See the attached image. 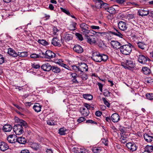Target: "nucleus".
<instances>
[{
    "instance_id": "1",
    "label": "nucleus",
    "mask_w": 153,
    "mask_h": 153,
    "mask_svg": "<svg viewBox=\"0 0 153 153\" xmlns=\"http://www.w3.org/2000/svg\"><path fill=\"white\" fill-rule=\"evenodd\" d=\"M131 46V45L130 43H129L128 45H125L121 46L120 47V51L123 54L129 55L132 50Z\"/></svg>"
},
{
    "instance_id": "2",
    "label": "nucleus",
    "mask_w": 153,
    "mask_h": 153,
    "mask_svg": "<svg viewBox=\"0 0 153 153\" xmlns=\"http://www.w3.org/2000/svg\"><path fill=\"white\" fill-rule=\"evenodd\" d=\"M23 125L21 124H16L13 127V130L15 134L16 135H19L24 132Z\"/></svg>"
},
{
    "instance_id": "3",
    "label": "nucleus",
    "mask_w": 153,
    "mask_h": 153,
    "mask_svg": "<svg viewBox=\"0 0 153 153\" xmlns=\"http://www.w3.org/2000/svg\"><path fill=\"white\" fill-rule=\"evenodd\" d=\"M82 33L85 36H87L90 30L88 26L84 23H82L80 25Z\"/></svg>"
},
{
    "instance_id": "4",
    "label": "nucleus",
    "mask_w": 153,
    "mask_h": 153,
    "mask_svg": "<svg viewBox=\"0 0 153 153\" xmlns=\"http://www.w3.org/2000/svg\"><path fill=\"white\" fill-rule=\"evenodd\" d=\"M101 54L98 52H95L93 53L91 56L92 60L98 62H101Z\"/></svg>"
},
{
    "instance_id": "5",
    "label": "nucleus",
    "mask_w": 153,
    "mask_h": 153,
    "mask_svg": "<svg viewBox=\"0 0 153 153\" xmlns=\"http://www.w3.org/2000/svg\"><path fill=\"white\" fill-rule=\"evenodd\" d=\"M87 42L91 44H93L96 43V37L94 35L85 36Z\"/></svg>"
},
{
    "instance_id": "6",
    "label": "nucleus",
    "mask_w": 153,
    "mask_h": 153,
    "mask_svg": "<svg viewBox=\"0 0 153 153\" xmlns=\"http://www.w3.org/2000/svg\"><path fill=\"white\" fill-rule=\"evenodd\" d=\"M127 147L132 152L136 151L137 149V146L136 144L134 143H128L126 144Z\"/></svg>"
},
{
    "instance_id": "7",
    "label": "nucleus",
    "mask_w": 153,
    "mask_h": 153,
    "mask_svg": "<svg viewBox=\"0 0 153 153\" xmlns=\"http://www.w3.org/2000/svg\"><path fill=\"white\" fill-rule=\"evenodd\" d=\"M149 59L143 55H140L138 57V61L139 62L142 64H145L146 62L149 60Z\"/></svg>"
},
{
    "instance_id": "8",
    "label": "nucleus",
    "mask_w": 153,
    "mask_h": 153,
    "mask_svg": "<svg viewBox=\"0 0 153 153\" xmlns=\"http://www.w3.org/2000/svg\"><path fill=\"white\" fill-rule=\"evenodd\" d=\"M119 28L122 31H125L127 28L126 22L123 21H120L118 23Z\"/></svg>"
},
{
    "instance_id": "9",
    "label": "nucleus",
    "mask_w": 153,
    "mask_h": 153,
    "mask_svg": "<svg viewBox=\"0 0 153 153\" xmlns=\"http://www.w3.org/2000/svg\"><path fill=\"white\" fill-rule=\"evenodd\" d=\"M45 55H46L45 58L48 59H51L55 57V53L51 51L50 50H47L45 52Z\"/></svg>"
},
{
    "instance_id": "10",
    "label": "nucleus",
    "mask_w": 153,
    "mask_h": 153,
    "mask_svg": "<svg viewBox=\"0 0 153 153\" xmlns=\"http://www.w3.org/2000/svg\"><path fill=\"white\" fill-rule=\"evenodd\" d=\"M52 67L49 63H46L43 64L41 68L44 71H49L52 69Z\"/></svg>"
},
{
    "instance_id": "11",
    "label": "nucleus",
    "mask_w": 153,
    "mask_h": 153,
    "mask_svg": "<svg viewBox=\"0 0 153 153\" xmlns=\"http://www.w3.org/2000/svg\"><path fill=\"white\" fill-rule=\"evenodd\" d=\"M9 148V146L7 143L4 142H0V150L4 151Z\"/></svg>"
},
{
    "instance_id": "12",
    "label": "nucleus",
    "mask_w": 153,
    "mask_h": 153,
    "mask_svg": "<svg viewBox=\"0 0 153 153\" xmlns=\"http://www.w3.org/2000/svg\"><path fill=\"white\" fill-rule=\"evenodd\" d=\"M15 121L17 122L19 124H21L23 125V126L25 128H26L28 126L27 124L25 121L19 119L17 117H15Z\"/></svg>"
},
{
    "instance_id": "13",
    "label": "nucleus",
    "mask_w": 153,
    "mask_h": 153,
    "mask_svg": "<svg viewBox=\"0 0 153 153\" xmlns=\"http://www.w3.org/2000/svg\"><path fill=\"white\" fill-rule=\"evenodd\" d=\"M139 15L142 16H147L149 13V11L146 8L140 10L138 11Z\"/></svg>"
},
{
    "instance_id": "14",
    "label": "nucleus",
    "mask_w": 153,
    "mask_h": 153,
    "mask_svg": "<svg viewBox=\"0 0 153 153\" xmlns=\"http://www.w3.org/2000/svg\"><path fill=\"white\" fill-rule=\"evenodd\" d=\"M16 137L15 135H10L7 137V141L9 143H14L17 142V138L15 139Z\"/></svg>"
},
{
    "instance_id": "15",
    "label": "nucleus",
    "mask_w": 153,
    "mask_h": 153,
    "mask_svg": "<svg viewBox=\"0 0 153 153\" xmlns=\"http://www.w3.org/2000/svg\"><path fill=\"white\" fill-rule=\"evenodd\" d=\"M111 119L114 123H117L120 119V117L118 114L114 113L111 116Z\"/></svg>"
},
{
    "instance_id": "16",
    "label": "nucleus",
    "mask_w": 153,
    "mask_h": 153,
    "mask_svg": "<svg viewBox=\"0 0 153 153\" xmlns=\"http://www.w3.org/2000/svg\"><path fill=\"white\" fill-rule=\"evenodd\" d=\"M125 64L126 66H125V68L129 69L133 68L134 67V65L133 62L131 60H126L125 61Z\"/></svg>"
},
{
    "instance_id": "17",
    "label": "nucleus",
    "mask_w": 153,
    "mask_h": 153,
    "mask_svg": "<svg viewBox=\"0 0 153 153\" xmlns=\"http://www.w3.org/2000/svg\"><path fill=\"white\" fill-rule=\"evenodd\" d=\"M73 50L78 53H81L83 51V48L79 45H75L73 48Z\"/></svg>"
},
{
    "instance_id": "18",
    "label": "nucleus",
    "mask_w": 153,
    "mask_h": 153,
    "mask_svg": "<svg viewBox=\"0 0 153 153\" xmlns=\"http://www.w3.org/2000/svg\"><path fill=\"white\" fill-rule=\"evenodd\" d=\"M79 71L82 72L88 71V67L85 63L82 64L79 66Z\"/></svg>"
},
{
    "instance_id": "19",
    "label": "nucleus",
    "mask_w": 153,
    "mask_h": 153,
    "mask_svg": "<svg viewBox=\"0 0 153 153\" xmlns=\"http://www.w3.org/2000/svg\"><path fill=\"white\" fill-rule=\"evenodd\" d=\"M80 110L81 114L84 116L86 117L88 116L89 114V111L88 109H86V108L85 107H81Z\"/></svg>"
},
{
    "instance_id": "20",
    "label": "nucleus",
    "mask_w": 153,
    "mask_h": 153,
    "mask_svg": "<svg viewBox=\"0 0 153 153\" xmlns=\"http://www.w3.org/2000/svg\"><path fill=\"white\" fill-rule=\"evenodd\" d=\"M7 53L9 55L14 57H16L18 56L17 53L12 48H10L8 49Z\"/></svg>"
},
{
    "instance_id": "21",
    "label": "nucleus",
    "mask_w": 153,
    "mask_h": 153,
    "mask_svg": "<svg viewBox=\"0 0 153 153\" xmlns=\"http://www.w3.org/2000/svg\"><path fill=\"white\" fill-rule=\"evenodd\" d=\"M26 139L23 137H20L17 138V142L21 144H25L27 143Z\"/></svg>"
},
{
    "instance_id": "22",
    "label": "nucleus",
    "mask_w": 153,
    "mask_h": 153,
    "mask_svg": "<svg viewBox=\"0 0 153 153\" xmlns=\"http://www.w3.org/2000/svg\"><path fill=\"white\" fill-rule=\"evenodd\" d=\"M111 44L113 48L115 49L119 48V47L121 46V44L119 42L116 41H112L111 42Z\"/></svg>"
},
{
    "instance_id": "23",
    "label": "nucleus",
    "mask_w": 153,
    "mask_h": 153,
    "mask_svg": "<svg viewBox=\"0 0 153 153\" xmlns=\"http://www.w3.org/2000/svg\"><path fill=\"white\" fill-rule=\"evenodd\" d=\"M145 140L148 142H151L153 138V137L150 135V134H145L143 135Z\"/></svg>"
},
{
    "instance_id": "24",
    "label": "nucleus",
    "mask_w": 153,
    "mask_h": 153,
    "mask_svg": "<svg viewBox=\"0 0 153 153\" xmlns=\"http://www.w3.org/2000/svg\"><path fill=\"white\" fill-rule=\"evenodd\" d=\"M114 31H111V33L113 34L120 38H122L123 35L119 31V30L114 28Z\"/></svg>"
},
{
    "instance_id": "25",
    "label": "nucleus",
    "mask_w": 153,
    "mask_h": 153,
    "mask_svg": "<svg viewBox=\"0 0 153 153\" xmlns=\"http://www.w3.org/2000/svg\"><path fill=\"white\" fill-rule=\"evenodd\" d=\"M12 129V126L10 125L7 124L4 125L2 128V130L4 132H10Z\"/></svg>"
},
{
    "instance_id": "26",
    "label": "nucleus",
    "mask_w": 153,
    "mask_h": 153,
    "mask_svg": "<svg viewBox=\"0 0 153 153\" xmlns=\"http://www.w3.org/2000/svg\"><path fill=\"white\" fill-rule=\"evenodd\" d=\"M71 76L72 77V80L73 83H78V81L76 79V78L78 77L77 74L75 73H71Z\"/></svg>"
},
{
    "instance_id": "27",
    "label": "nucleus",
    "mask_w": 153,
    "mask_h": 153,
    "mask_svg": "<svg viewBox=\"0 0 153 153\" xmlns=\"http://www.w3.org/2000/svg\"><path fill=\"white\" fill-rule=\"evenodd\" d=\"M42 106L39 103H35L33 107V108L36 112H39L41 111Z\"/></svg>"
},
{
    "instance_id": "28",
    "label": "nucleus",
    "mask_w": 153,
    "mask_h": 153,
    "mask_svg": "<svg viewBox=\"0 0 153 153\" xmlns=\"http://www.w3.org/2000/svg\"><path fill=\"white\" fill-rule=\"evenodd\" d=\"M73 38L72 35L69 34H65L63 36V38L66 41L71 40Z\"/></svg>"
},
{
    "instance_id": "29",
    "label": "nucleus",
    "mask_w": 153,
    "mask_h": 153,
    "mask_svg": "<svg viewBox=\"0 0 153 153\" xmlns=\"http://www.w3.org/2000/svg\"><path fill=\"white\" fill-rule=\"evenodd\" d=\"M58 40L57 38H54L52 41V44L55 46H60L61 45L60 43L57 42Z\"/></svg>"
},
{
    "instance_id": "30",
    "label": "nucleus",
    "mask_w": 153,
    "mask_h": 153,
    "mask_svg": "<svg viewBox=\"0 0 153 153\" xmlns=\"http://www.w3.org/2000/svg\"><path fill=\"white\" fill-rule=\"evenodd\" d=\"M138 47L142 50H144L147 47L146 44L143 42H140L137 43Z\"/></svg>"
},
{
    "instance_id": "31",
    "label": "nucleus",
    "mask_w": 153,
    "mask_h": 153,
    "mask_svg": "<svg viewBox=\"0 0 153 153\" xmlns=\"http://www.w3.org/2000/svg\"><path fill=\"white\" fill-rule=\"evenodd\" d=\"M51 70L53 72L55 73H59L61 71V70L60 68L56 66H52Z\"/></svg>"
},
{
    "instance_id": "32",
    "label": "nucleus",
    "mask_w": 153,
    "mask_h": 153,
    "mask_svg": "<svg viewBox=\"0 0 153 153\" xmlns=\"http://www.w3.org/2000/svg\"><path fill=\"white\" fill-rule=\"evenodd\" d=\"M142 70L143 73L146 75L149 74L151 72L150 69L147 67H143Z\"/></svg>"
},
{
    "instance_id": "33",
    "label": "nucleus",
    "mask_w": 153,
    "mask_h": 153,
    "mask_svg": "<svg viewBox=\"0 0 153 153\" xmlns=\"http://www.w3.org/2000/svg\"><path fill=\"white\" fill-rule=\"evenodd\" d=\"M77 24L74 22H72L71 24H70L69 27V29L71 30H75L76 28V26Z\"/></svg>"
},
{
    "instance_id": "34",
    "label": "nucleus",
    "mask_w": 153,
    "mask_h": 153,
    "mask_svg": "<svg viewBox=\"0 0 153 153\" xmlns=\"http://www.w3.org/2000/svg\"><path fill=\"white\" fill-rule=\"evenodd\" d=\"M59 133L60 135H64L66 134V129L64 128H61L59 130Z\"/></svg>"
},
{
    "instance_id": "35",
    "label": "nucleus",
    "mask_w": 153,
    "mask_h": 153,
    "mask_svg": "<svg viewBox=\"0 0 153 153\" xmlns=\"http://www.w3.org/2000/svg\"><path fill=\"white\" fill-rule=\"evenodd\" d=\"M93 1L95 2L96 6L97 8H100L99 6L103 4V1L101 0H93Z\"/></svg>"
},
{
    "instance_id": "36",
    "label": "nucleus",
    "mask_w": 153,
    "mask_h": 153,
    "mask_svg": "<svg viewBox=\"0 0 153 153\" xmlns=\"http://www.w3.org/2000/svg\"><path fill=\"white\" fill-rule=\"evenodd\" d=\"M83 97L88 100H91L93 98L92 96L90 94H85L83 95Z\"/></svg>"
},
{
    "instance_id": "37",
    "label": "nucleus",
    "mask_w": 153,
    "mask_h": 153,
    "mask_svg": "<svg viewBox=\"0 0 153 153\" xmlns=\"http://www.w3.org/2000/svg\"><path fill=\"white\" fill-rule=\"evenodd\" d=\"M31 148L34 150L37 151L39 149V146L37 143H33L31 146Z\"/></svg>"
},
{
    "instance_id": "38",
    "label": "nucleus",
    "mask_w": 153,
    "mask_h": 153,
    "mask_svg": "<svg viewBox=\"0 0 153 153\" xmlns=\"http://www.w3.org/2000/svg\"><path fill=\"white\" fill-rule=\"evenodd\" d=\"M106 10L110 14H112L115 11V9L113 7H108Z\"/></svg>"
},
{
    "instance_id": "39",
    "label": "nucleus",
    "mask_w": 153,
    "mask_h": 153,
    "mask_svg": "<svg viewBox=\"0 0 153 153\" xmlns=\"http://www.w3.org/2000/svg\"><path fill=\"white\" fill-rule=\"evenodd\" d=\"M38 42L43 45L46 46L48 45V42L44 39H39Z\"/></svg>"
},
{
    "instance_id": "40",
    "label": "nucleus",
    "mask_w": 153,
    "mask_h": 153,
    "mask_svg": "<svg viewBox=\"0 0 153 153\" xmlns=\"http://www.w3.org/2000/svg\"><path fill=\"white\" fill-rule=\"evenodd\" d=\"M101 61L106 62L108 59V57L107 55L101 54Z\"/></svg>"
},
{
    "instance_id": "41",
    "label": "nucleus",
    "mask_w": 153,
    "mask_h": 153,
    "mask_svg": "<svg viewBox=\"0 0 153 153\" xmlns=\"http://www.w3.org/2000/svg\"><path fill=\"white\" fill-rule=\"evenodd\" d=\"M21 57H25L27 56V52H18V56Z\"/></svg>"
},
{
    "instance_id": "42",
    "label": "nucleus",
    "mask_w": 153,
    "mask_h": 153,
    "mask_svg": "<svg viewBox=\"0 0 153 153\" xmlns=\"http://www.w3.org/2000/svg\"><path fill=\"white\" fill-rule=\"evenodd\" d=\"M92 150L94 153H97L100 152L101 151V149L100 147H93Z\"/></svg>"
},
{
    "instance_id": "43",
    "label": "nucleus",
    "mask_w": 153,
    "mask_h": 153,
    "mask_svg": "<svg viewBox=\"0 0 153 153\" xmlns=\"http://www.w3.org/2000/svg\"><path fill=\"white\" fill-rule=\"evenodd\" d=\"M145 83L150 84L153 82V79L150 77H148L145 79Z\"/></svg>"
},
{
    "instance_id": "44",
    "label": "nucleus",
    "mask_w": 153,
    "mask_h": 153,
    "mask_svg": "<svg viewBox=\"0 0 153 153\" xmlns=\"http://www.w3.org/2000/svg\"><path fill=\"white\" fill-rule=\"evenodd\" d=\"M47 123L50 126H53L55 125L56 122L53 120H48L47 121Z\"/></svg>"
},
{
    "instance_id": "45",
    "label": "nucleus",
    "mask_w": 153,
    "mask_h": 153,
    "mask_svg": "<svg viewBox=\"0 0 153 153\" xmlns=\"http://www.w3.org/2000/svg\"><path fill=\"white\" fill-rule=\"evenodd\" d=\"M146 97L148 99L152 100L153 99V93H149L146 94Z\"/></svg>"
},
{
    "instance_id": "46",
    "label": "nucleus",
    "mask_w": 153,
    "mask_h": 153,
    "mask_svg": "<svg viewBox=\"0 0 153 153\" xmlns=\"http://www.w3.org/2000/svg\"><path fill=\"white\" fill-rule=\"evenodd\" d=\"M102 100L104 104L108 107L109 108L110 106V103L106 100V98L105 97L102 98Z\"/></svg>"
},
{
    "instance_id": "47",
    "label": "nucleus",
    "mask_w": 153,
    "mask_h": 153,
    "mask_svg": "<svg viewBox=\"0 0 153 153\" xmlns=\"http://www.w3.org/2000/svg\"><path fill=\"white\" fill-rule=\"evenodd\" d=\"M146 149L147 150V152H152L153 150V146H147L146 147Z\"/></svg>"
},
{
    "instance_id": "48",
    "label": "nucleus",
    "mask_w": 153,
    "mask_h": 153,
    "mask_svg": "<svg viewBox=\"0 0 153 153\" xmlns=\"http://www.w3.org/2000/svg\"><path fill=\"white\" fill-rule=\"evenodd\" d=\"M60 9L62 11L64 12V13H66L69 16H70V13L68 10L65 9V8H64L62 7H61Z\"/></svg>"
},
{
    "instance_id": "49",
    "label": "nucleus",
    "mask_w": 153,
    "mask_h": 153,
    "mask_svg": "<svg viewBox=\"0 0 153 153\" xmlns=\"http://www.w3.org/2000/svg\"><path fill=\"white\" fill-rule=\"evenodd\" d=\"M108 4L106 3H104L103 2V4H102L100 6H99L100 8H105V10L107 9V8L108 7Z\"/></svg>"
},
{
    "instance_id": "50",
    "label": "nucleus",
    "mask_w": 153,
    "mask_h": 153,
    "mask_svg": "<svg viewBox=\"0 0 153 153\" xmlns=\"http://www.w3.org/2000/svg\"><path fill=\"white\" fill-rule=\"evenodd\" d=\"M75 35L80 40L82 41L83 39V38L82 35L80 33H75Z\"/></svg>"
},
{
    "instance_id": "51",
    "label": "nucleus",
    "mask_w": 153,
    "mask_h": 153,
    "mask_svg": "<svg viewBox=\"0 0 153 153\" xmlns=\"http://www.w3.org/2000/svg\"><path fill=\"white\" fill-rule=\"evenodd\" d=\"M4 58L3 56L0 54V65H1L4 62Z\"/></svg>"
},
{
    "instance_id": "52",
    "label": "nucleus",
    "mask_w": 153,
    "mask_h": 153,
    "mask_svg": "<svg viewBox=\"0 0 153 153\" xmlns=\"http://www.w3.org/2000/svg\"><path fill=\"white\" fill-rule=\"evenodd\" d=\"M72 69L74 71L77 72L79 71V66L77 67L76 65H73L72 66Z\"/></svg>"
},
{
    "instance_id": "53",
    "label": "nucleus",
    "mask_w": 153,
    "mask_h": 153,
    "mask_svg": "<svg viewBox=\"0 0 153 153\" xmlns=\"http://www.w3.org/2000/svg\"><path fill=\"white\" fill-rule=\"evenodd\" d=\"M31 58H37L40 57L36 53H33L30 55Z\"/></svg>"
},
{
    "instance_id": "54",
    "label": "nucleus",
    "mask_w": 153,
    "mask_h": 153,
    "mask_svg": "<svg viewBox=\"0 0 153 153\" xmlns=\"http://www.w3.org/2000/svg\"><path fill=\"white\" fill-rule=\"evenodd\" d=\"M85 117H81L77 120V121L79 123H80L85 121Z\"/></svg>"
},
{
    "instance_id": "55",
    "label": "nucleus",
    "mask_w": 153,
    "mask_h": 153,
    "mask_svg": "<svg viewBox=\"0 0 153 153\" xmlns=\"http://www.w3.org/2000/svg\"><path fill=\"white\" fill-rule=\"evenodd\" d=\"M57 63L59 65L62 67H64L65 68H66V67L67 66V65H66L62 63L60 61H59V62H58Z\"/></svg>"
},
{
    "instance_id": "56",
    "label": "nucleus",
    "mask_w": 153,
    "mask_h": 153,
    "mask_svg": "<svg viewBox=\"0 0 153 153\" xmlns=\"http://www.w3.org/2000/svg\"><path fill=\"white\" fill-rule=\"evenodd\" d=\"M97 85L99 86V89L100 91L101 92H102V88L103 87V85L101 83L99 82L98 83Z\"/></svg>"
},
{
    "instance_id": "57",
    "label": "nucleus",
    "mask_w": 153,
    "mask_h": 153,
    "mask_svg": "<svg viewBox=\"0 0 153 153\" xmlns=\"http://www.w3.org/2000/svg\"><path fill=\"white\" fill-rule=\"evenodd\" d=\"M86 123H94L95 124H97V123L96 122L94 121L93 120H86Z\"/></svg>"
},
{
    "instance_id": "58",
    "label": "nucleus",
    "mask_w": 153,
    "mask_h": 153,
    "mask_svg": "<svg viewBox=\"0 0 153 153\" xmlns=\"http://www.w3.org/2000/svg\"><path fill=\"white\" fill-rule=\"evenodd\" d=\"M32 66L33 68L36 69L39 68L40 67L39 65L35 63H34L32 65Z\"/></svg>"
},
{
    "instance_id": "59",
    "label": "nucleus",
    "mask_w": 153,
    "mask_h": 153,
    "mask_svg": "<svg viewBox=\"0 0 153 153\" xmlns=\"http://www.w3.org/2000/svg\"><path fill=\"white\" fill-rule=\"evenodd\" d=\"M46 55L45 52V53L44 52H41L39 53V56H40V57L45 58V57Z\"/></svg>"
},
{
    "instance_id": "60",
    "label": "nucleus",
    "mask_w": 153,
    "mask_h": 153,
    "mask_svg": "<svg viewBox=\"0 0 153 153\" xmlns=\"http://www.w3.org/2000/svg\"><path fill=\"white\" fill-rule=\"evenodd\" d=\"M102 114V112L100 111H97L95 113V115L97 117H100Z\"/></svg>"
},
{
    "instance_id": "61",
    "label": "nucleus",
    "mask_w": 153,
    "mask_h": 153,
    "mask_svg": "<svg viewBox=\"0 0 153 153\" xmlns=\"http://www.w3.org/2000/svg\"><path fill=\"white\" fill-rule=\"evenodd\" d=\"M58 30L57 28L56 27L53 28V34L54 35H55L56 34V33L58 32Z\"/></svg>"
},
{
    "instance_id": "62",
    "label": "nucleus",
    "mask_w": 153,
    "mask_h": 153,
    "mask_svg": "<svg viewBox=\"0 0 153 153\" xmlns=\"http://www.w3.org/2000/svg\"><path fill=\"white\" fill-rule=\"evenodd\" d=\"M102 142L105 145L107 146L108 145V140L107 138H103L102 139Z\"/></svg>"
},
{
    "instance_id": "63",
    "label": "nucleus",
    "mask_w": 153,
    "mask_h": 153,
    "mask_svg": "<svg viewBox=\"0 0 153 153\" xmlns=\"http://www.w3.org/2000/svg\"><path fill=\"white\" fill-rule=\"evenodd\" d=\"M84 106L86 108V109H88L89 110L90 109L91 106H90L86 103H85L84 104Z\"/></svg>"
},
{
    "instance_id": "64",
    "label": "nucleus",
    "mask_w": 153,
    "mask_h": 153,
    "mask_svg": "<svg viewBox=\"0 0 153 153\" xmlns=\"http://www.w3.org/2000/svg\"><path fill=\"white\" fill-rule=\"evenodd\" d=\"M21 153H30V152L28 150L25 149L22 150L21 151Z\"/></svg>"
}]
</instances>
